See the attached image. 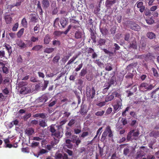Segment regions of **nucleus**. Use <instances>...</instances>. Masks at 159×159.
Segmentation results:
<instances>
[{
    "label": "nucleus",
    "instance_id": "nucleus-57",
    "mask_svg": "<svg viewBox=\"0 0 159 159\" xmlns=\"http://www.w3.org/2000/svg\"><path fill=\"white\" fill-rule=\"evenodd\" d=\"M39 38L38 37H35L34 36H32L30 38V40L31 41L33 42H35L36 41H37L38 40Z\"/></svg>",
    "mask_w": 159,
    "mask_h": 159
},
{
    "label": "nucleus",
    "instance_id": "nucleus-38",
    "mask_svg": "<svg viewBox=\"0 0 159 159\" xmlns=\"http://www.w3.org/2000/svg\"><path fill=\"white\" fill-rule=\"evenodd\" d=\"M78 57V55H76V56H74L72 58H71L68 61L67 65H69L71 63H72L73 62L75 59H76Z\"/></svg>",
    "mask_w": 159,
    "mask_h": 159
},
{
    "label": "nucleus",
    "instance_id": "nucleus-64",
    "mask_svg": "<svg viewBox=\"0 0 159 159\" xmlns=\"http://www.w3.org/2000/svg\"><path fill=\"white\" fill-rule=\"evenodd\" d=\"M10 82V78L8 77H6L5 79L3 81V84H6Z\"/></svg>",
    "mask_w": 159,
    "mask_h": 159
},
{
    "label": "nucleus",
    "instance_id": "nucleus-22",
    "mask_svg": "<svg viewBox=\"0 0 159 159\" xmlns=\"http://www.w3.org/2000/svg\"><path fill=\"white\" fill-rule=\"evenodd\" d=\"M134 131V130H131L130 131L129 133L128 134L126 139L127 141H129L131 139H134V137L132 136V134Z\"/></svg>",
    "mask_w": 159,
    "mask_h": 159
},
{
    "label": "nucleus",
    "instance_id": "nucleus-40",
    "mask_svg": "<svg viewBox=\"0 0 159 159\" xmlns=\"http://www.w3.org/2000/svg\"><path fill=\"white\" fill-rule=\"evenodd\" d=\"M114 48L113 49H114V52L116 54V51L117 50H119L120 49V47L119 46L118 44L117 43H114L113 45Z\"/></svg>",
    "mask_w": 159,
    "mask_h": 159
},
{
    "label": "nucleus",
    "instance_id": "nucleus-11",
    "mask_svg": "<svg viewBox=\"0 0 159 159\" xmlns=\"http://www.w3.org/2000/svg\"><path fill=\"white\" fill-rule=\"evenodd\" d=\"M43 8L44 9L48 8L50 5L49 0H43L42 1Z\"/></svg>",
    "mask_w": 159,
    "mask_h": 159
},
{
    "label": "nucleus",
    "instance_id": "nucleus-17",
    "mask_svg": "<svg viewBox=\"0 0 159 159\" xmlns=\"http://www.w3.org/2000/svg\"><path fill=\"white\" fill-rule=\"evenodd\" d=\"M25 132V134L29 136L34 133V130L33 128H27Z\"/></svg>",
    "mask_w": 159,
    "mask_h": 159
},
{
    "label": "nucleus",
    "instance_id": "nucleus-54",
    "mask_svg": "<svg viewBox=\"0 0 159 159\" xmlns=\"http://www.w3.org/2000/svg\"><path fill=\"white\" fill-rule=\"evenodd\" d=\"M87 71L86 69H83L81 71L80 75L82 76H84L86 74Z\"/></svg>",
    "mask_w": 159,
    "mask_h": 159
},
{
    "label": "nucleus",
    "instance_id": "nucleus-18",
    "mask_svg": "<svg viewBox=\"0 0 159 159\" xmlns=\"http://www.w3.org/2000/svg\"><path fill=\"white\" fill-rule=\"evenodd\" d=\"M60 23L63 28H65L68 24V21L66 18L61 19L60 20Z\"/></svg>",
    "mask_w": 159,
    "mask_h": 159
},
{
    "label": "nucleus",
    "instance_id": "nucleus-10",
    "mask_svg": "<svg viewBox=\"0 0 159 159\" xmlns=\"http://www.w3.org/2000/svg\"><path fill=\"white\" fill-rule=\"evenodd\" d=\"M138 48V45H137V42L135 38H134L133 41L130 43L129 45L128 46V49H136Z\"/></svg>",
    "mask_w": 159,
    "mask_h": 159
},
{
    "label": "nucleus",
    "instance_id": "nucleus-33",
    "mask_svg": "<svg viewBox=\"0 0 159 159\" xmlns=\"http://www.w3.org/2000/svg\"><path fill=\"white\" fill-rule=\"evenodd\" d=\"M159 90V87L157 88L156 89H155L153 91H152L150 93H148V96H150L151 98H153V94L156 93V92H157L158 90Z\"/></svg>",
    "mask_w": 159,
    "mask_h": 159
},
{
    "label": "nucleus",
    "instance_id": "nucleus-14",
    "mask_svg": "<svg viewBox=\"0 0 159 159\" xmlns=\"http://www.w3.org/2000/svg\"><path fill=\"white\" fill-rule=\"evenodd\" d=\"M3 46L5 47L6 49L7 52L9 56H10L12 52V48L7 43H5L3 45Z\"/></svg>",
    "mask_w": 159,
    "mask_h": 159
},
{
    "label": "nucleus",
    "instance_id": "nucleus-26",
    "mask_svg": "<svg viewBox=\"0 0 159 159\" xmlns=\"http://www.w3.org/2000/svg\"><path fill=\"white\" fill-rule=\"evenodd\" d=\"M100 30L103 35H107L108 33L107 29L105 28H100Z\"/></svg>",
    "mask_w": 159,
    "mask_h": 159
},
{
    "label": "nucleus",
    "instance_id": "nucleus-1",
    "mask_svg": "<svg viewBox=\"0 0 159 159\" xmlns=\"http://www.w3.org/2000/svg\"><path fill=\"white\" fill-rule=\"evenodd\" d=\"M66 122V120H61L60 122L59 125H51L50 131L52 133V135L59 139L61 138L63 135L62 126L65 124Z\"/></svg>",
    "mask_w": 159,
    "mask_h": 159
},
{
    "label": "nucleus",
    "instance_id": "nucleus-48",
    "mask_svg": "<svg viewBox=\"0 0 159 159\" xmlns=\"http://www.w3.org/2000/svg\"><path fill=\"white\" fill-rule=\"evenodd\" d=\"M63 33V32L57 30L54 32L53 34L55 36H60Z\"/></svg>",
    "mask_w": 159,
    "mask_h": 159
},
{
    "label": "nucleus",
    "instance_id": "nucleus-27",
    "mask_svg": "<svg viewBox=\"0 0 159 159\" xmlns=\"http://www.w3.org/2000/svg\"><path fill=\"white\" fill-rule=\"evenodd\" d=\"M75 38L77 39H80L82 38V33L79 31H77L75 33Z\"/></svg>",
    "mask_w": 159,
    "mask_h": 159
},
{
    "label": "nucleus",
    "instance_id": "nucleus-37",
    "mask_svg": "<svg viewBox=\"0 0 159 159\" xmlns=\"http://www.w3.org/2000/svg\"><path fill=\"white\" fill-rule=\"evenodd\" d=\"M39 125L42 127H44L47 126L45 120H42L39 122Z\"/></svg>",
    "mask_w": 159,
    "mask_h": 159
},
{
    "label": "nucleus",
    "instance_id": "nucleus-62",
    "mask_svg": "<svg viewBox=\"0 0 159 159\" xmlns=\"http://www.w3.org/2000/svg\"><path fill=\"white\" fill-rule=\"evenodd\" d=\"M111 94L113 95L114 97L115 96V97H117L118 98H120V97L121 96L120 94H119L116 91H114Z\"/></svg>",
    "mask_w": 159,
    "mask_h": 159
},
{
    "label": "nucleus",
    "instance_id": "nucleus-34",
    "mask_svg": "<svg viewBox=\"0 0 159 159\" xmlns=\"http://www.w3.org/2000/svg\"><path fill=\"white\" fill-rule=\"evenodd\" d=\"M24 31L23 28H21L17 33V36L18 38H20L23 35Z\"/></svg>",
    "mask_w": 159,
    "mask_h": 159
},
{
    "label": "nucleus",
    "instance_id": "nucleus-31",
    "mask_svg": "<svg viewBox=\"0 0 159 159\" xmlns=\"http://www.w3.org/2000/svg\"><path fill=\"white\" fill-rule=\"evenodd\" d=\"M60 59V56L59 54H58L54 57L52 61H53L54 63L56 64L59 61Z\"/></svg>",
    "mask_w": 159,
    "mask_h": 159
},
{
    "label": "nucleus",
    "instance_id": "nucleus-25",
    "mask_svg": "<svg viewBox=\"0 0 159 159\" xmlns=\"http://www.w3.org/2000/svg\"><path fill=\"white\" fill-rule=\"evenodd\" d=\"M147 36L150 39H155L156 38V35L155 33L152 32H150L148 33L147 34Z\"/></svg>",
    "mask_w": 159,
    "mask_h": 159
},
{
    "label": "nucleus",
    "instance_id": "nucleus-41",
    "mask_svg": "<svg viewBox=\"0 0 159 159\" xmlns=\"http://www.w3.org/2000/svg\"><path fill=\"white\" fill-rule=\"evenodd\" d=\"M48 99V97L46 95H43L39 98V100L41 101L45 102Z\"/></svg>",
    "mask_w": 159,
    "mask_h": 159
},
{
    "label": "nucleus",
    "instance_id": "nucleus-20",
    "mask_svg": "<svg viewBox=\"0 0 159 159\" xmlns=\"http://www.w3.org/2000/svg\"><path fill=\"white\" fill-rule=\"evenodd\" d=\"M4 18L5 19L7 24L11 23L12 18L10 15H6L4 16Z\"/></svg>",
    "mask_w": 159,
    "mask_h": 159
},
{
    "label": "nucleus",
    "instance_id": "nucleus-6",
    "mask_svg": "<svg viewBox=\"0 0 159 159\" xmlns=\"http://www.w3.org/2000/svg\"><path fill=\"white\" fill-rule=\"evenodd\" d=\"M86 94L88 96L90 97L91 98H93L95 95V90L94 89V88L93 87L91 89L90 86H87L86 88Z\"/></svg>",
    "mask_w": 159,
    "mask_h": 159
},
{
    "label": "nucleus",
    "instance_id": "nucleus-8",
    "mask_svg": "<svg viewBox=\"0 0 159 159\" xmlns=\"http://www.w3.org/2000/svg\"><path fill=\"white\" fill-rule=\"evenodd\" d=\"M137 7L139 8V10L141 13L143 12L145 10V6L143 2L138 1L136 3Z\"/></svg>",
    "mask_w": 159,
    "mask_h": 159
},
{
    "label": "nucleus",
    "instance_id": "nucleus-53",
    "mask_svg": "<svg viewBox=\"0 0 159 159\" xmlns=\"http://www.w3.org/2000/svg\"><path fill=\"white\" fill-rule=\"evenodd\" d=\"M26 41L27 42L26 43V48H27V47H31L32 46V42L30 40H27Z\"/></svg>",
    "mask_w": 159,
    "mask_h": 159
},
{
    "label": "nucleus",
    "instance_id": "nucleus-58",
    "mask_svg": "<svg viewBox=\"0 0 159 159\" xmlns=\"http://www.w3.org/2000/svg\"><path fill=\"white\" fill-rule=\"evenodd\" d=\"M98 147L99 149V155L100 156L102 157L103 155V148L99 146H98Z\"/></svg>",
    "mask_w": 159,
    "mask_h": 159
},
{
    "label": "nucleus",
    "instance_id": "nucleus-5",
    "mask_svg": "<svg viewBox=\"0 0 159 159\" xmlns=\"http://www.w3.org/2000/svg\"><path fill=\"white\" fill-rule=\"evenodd\" d=\"M128 26L130 28L134 31H138L141 29L139 25L135 22L131 21H128Z\"/></svg>",
    "mask_w": 159,
    "mask_h": 159
},
{
    "label": "nucleus",
    "instance_id": "nucleus-12",
    "mask_svg": "<svg viewBox=\"0 0 159 159\" xmlns=\"http://www.w3.org/2000/svg\"><path fill=\"white\" fill-rule=\"evenodd\" d=\"M51 12L52 15H56L58 13V10L55 3H52L51 5Z\"/></svg>",
    "mask_w": 159,
    "mask_h": 159
},
{
    "label": "nucleus",
    "instance_id": "nucleus-19",
    "mask_svg": "<svg viewBox=\"0 0 159 159\" xmlns=\"http://www.w3.org/2000/svg\"><path fill=\"white\" fill-rule=\"evenodd\" d=\"M150 136L156 138L159 136V131L157 130H153L150 133Z\"/></svg>",
    "mask_w": 159,
    "mask_h": 159
},
{
    "label": "nucleus",
    "instance_id": "nucleus-16",
    "mask_svg": "<svg viewBox=\"0 0 159 159\" xmlns=\"http://www.w3.org/2000/svg\"><path fill=\"white\" fill-rule=\"evenodd\" d=\"M43 46L42 45H37L33 47L31 50L35 51H39L42 49Z\"/></svg>",
    "mask_w": 159,
    "mask_h": 159
},
{
    "label": "nucleus",
    "instance_id": "nucleus-50",
    "mask_svg": "<svg viewBox=\"0 0 159 159\" xmlns=\"http://www.w3.org/2000/svg\"><path fill=\"white\" fill-rule=\"evenodd\" d=\"M49 84V81L46 80H44L43 86V90L45 89L48 86Z\"/></svg>",
    "mask_w": 159,
    "mask_h": 159
},
{
    "label": "nucleus",
    "instance_id": "nucleus-23",
    "mask_svg": "<svg viewBox=\"0 0 159 159\" xmlns=\"http://www.w3.org/2000/svg\"><path fill=\"white\" fill-rule=\"evenodd\" d=\"M132 35H130V33H125L124 35V40L126 41H129L130 39L132 38Z\"/></svg>",
    "mask_w": 159,
    "mask_h": 159
},
{
    "label": "nucleus",
    "instance_id": "nucleus-55",
    "mask_svg": "<svg viewBox=\"0 0 159 159\" xmlns=\"http://www.w3.org/2000/svg\"><path fill=\"white\" fill-rule=\"evenodd\" d=\"M123 125H125L127 124V120L126 118H122L121 120Z\"/></svg>",
    "mask_w": 159,
    "mask_h": 159
},
{
    "label": "nucleus",
    "instance_id": "nucleus-7",
    "mask_svg": "<svg viewBox=\"0 0 159 159\" xmlns=\"http://www.w3.org/2000/svg\"><path fill=\"white\" fill-rule=\"evenodd\" d=\"M116 77L115 76H112L110 79L109 82L108 83L107 87L103 89V91L106 92L107 90L110 88L111 85H113L116 83Z\"/></svg>",
    "mask_w": 159,
    "mask_h": 159
},
{
    "label": "nucleus",
    "instance_id": "nucleus-4",
    "mask_svg": "<svg viewBox=\"0 0 159 159\" xmlns=\"http://www.w3.org/2000/svg\"><path fill=\"white\" fill-rule=\"evenodd\" d=\"M122 100L121 98L116 99L115 102L112 103V106L113 107V111L114 113L116 112L119 109H121L122 106Z\"/></svg>",
    "mask_w": 159,
    "mask_h": 159
},
{
    "label": "nucleus",
    "instance_id": "nucleus-45",
    "mask_svg": "<svg viewBox=\"0 0 159 159\" xmlns=\"http://www.w3.org/2000/svg\"><path fill=\"white\" fill-rule=\"evenodd\" d=\"M145 21H146L147 23L149 25L152 24L154 22V20L152 18H148L145 20Z\"/></svg>",
    "mask_w": 159,
    "mask_h": 159
},
{
    "label": "nucleus",
    "instance_id": "nucleus-9",
    "mask_svg": "<svg viewBox=\"0 0 159 159\" xmlns=\"http://www.w3.org/2000/svg\"><path fill=\"white\" fill-rule=\"evenodd\" d=\"M16 44L17 46L21 49L26 48V43L21 39H18L16 40Z\"/></svg>",
    "mask_w": 159,
    "mask_h": 159
},
{
    "label": "nucleus",
    "instance_id": "nucleus-51",
    "mask_svg": "<svg viewBox=\"0 0 159 159\" xmlns=\"http://www.w3.org/2000/svg\"><path fill=\"white\" fill-rule=\"evenodd\" d=\"M130 109V107H127L126 108H125V110L123 111L122 113V115L123 116L125 117L126 116V112L127 111H128Z\"/></svg>",
    "mask_w": 159,
    "mask_h": 159
},
{
    "label": "nucleus",
    "instance_id": "nucleus-35",
    "mask_svg": "<svg viewBox=\"0 0 159 159\" xmlns=\"http://www.w3.org/2000/svg\"><path fill=\"white\" fill-rule=\"evenodd\" d=\"M114 98L113 96L111 94L110 95H108L106 97L105 101L106 102H107L108 101L112 100Z\"/></svg>",
    "mask_w": 159,
    "mask_h": 159
},
{
    "label": "nucleus",
    "instance_id": "nucleus-21",
    "mask_svg": "<svg viewBox=\"0 0 159 159\" xmlns=\"http://www.w3.org/2000/svg\"><path fill=\"white\" fill-rule=\"evenodd\" d=\"M37 10L39 12V15H42L43 13V11L39 1H38V2Z\"/></svg>",
    "mask_w": 159,
    "mask_h": 159
},
{
    "label": "nucleus",
    "instance_id": "nucleus-30",
    "mask_svg": "<svg viewBox=\"0 0 159 159\" xmlns=\"http://www.w3.org/2000/svg\"><path fill=\"white\" fill-rule=\"evenodd\" d=\"M116 2L114 0L113 1H108L106 2V6L108 7H110L111 6L115 3Z\"/></svg>",
    "mask_w": 159,
    "mask_h": 159
},
{
    "label": "nucleus",
    "instance_id": "nucleus-46",
    "mask_svg": "<svg viewBox=\"0 0 159 159\" xmlns=\"http://www.w3.org/2000/svg\"><path fill=\"white\" fill-rule=\"evenodd\" d=\"M105 69V70L107 71H110L112 69V68L110 64L107 63V64L106 65Z\"/></svg>",
    "mask_w": 159,
    "mask_h": 159
},
{
    "label": "nucleus",
    "instance_id": "nucleus-3",
    "mask_svg": "<svg viewBox=\"0 0 159 159\" xmlns=\"http://www.w3.org/2000/svg\"><path fill=\"white\" fill-rule=\"evenodd\" d=\"M155 85H153L152 84L147 82H143L141 83L139 86V88L140 90H142L144 89L146 91H150L154 88Z\"/></svg>",
    "mask_w": 159,
    "mask_h": 159
},
{
    "label": "nucleus",
    "instance_id": "nucleus-36",
    "mask_svg": "<svg viewBox=\"0 0 159 159\" xmlns=\"http://www.w3.org/2000/svg\"><path fill=\"white\" fill-rule=\"evenodd\" d=\"M31 21L32 22H36L37 20L38 19L37 16L35 15H33L32 14H31Z\"/></svg>",
    "mask_w": 159,
    "mask_h": 159
},
{
    "label": "nucleus",
    "instance_id": "nucleus-43",
    "mask_svg": "<svg viewBox=\"0 0 159 159\" xmlns=\"http://www.w3.org/2000/svg\"><path fill=\"white\" fill-rule=\"evenodd\" d=\"M48 151L45 149H41L39 152L38 153V155L37 156L38 157L39 156L43 154H45V153L48 152Z\"/></svg>",
    "mask_w": 159,
    "mask_h": 159
},
{
    "label": "nucleus",
    "instance_id": "nucleus-32",
    "mask_svg": "<svg viewBox=\"0 0 159 159\" xmlns=\"http://www.w3.org/2000/svg\"><path fill=\"white\" fill-rule=\"evenodd\" d=\"M106 42V40L105 39H102V38L99 39L98 41V43L100 46L104 45L105 44Z\"/></svg>",
    "mask_w": 159,
    "mask_h": 159
},
{
    "label": "nucleus",
    "instance_id": "nucleus-60",
    "mask_svg": "<svg viewBox=\"0 0 159 159\" xmlns=\"http://www.w3.org/2000/svg\"><path fill=\"white\" fill-rule=\"evenodd\" d=\"M134 75L132 73H128L125 76V78L126 79H133Z\"/></svg>",
    "mask_w": 159,
    "mask_h": 159
},
{
    "label": "nucleus",
    "instance_id": "nucleus-52",
    "mask_svg": "<svg viewBox=\"0 0 159 159\" xmlns=\"http://www.w3.org/2000/svg\"><path fill=\"white\" fill-rule=\"evenodd\" d=\"M104 113V111H99L95 113V115L96 116H102Z\"/></svg>",
    "mask_w": 159,
    "mask_h": 159
},
{
    "label": "nucleus",
    "instance_id": "nucleus-15",
    "mask_svg": "<svg viewBox=\"0 0 159 159\" xmlns=\"http://www.w3.org/2000/svg\"><path fill=\"white\" fill-rule=\"evenodd\" d=\"M80 113L81 115H83L86 114L88 112V110L86 108V106L83 105L81 107Z\"/></svg>",
    "mask_w": 159,
    "mask_h": 159
},
{
    "label": "nucleus",
    "instance_id": "nucleus-56",
    "mask_svg": "<svg viewBox=\"0 0 159 159\" xmlns=\"http://www.w3.org/2000/svg\"><path fill=\"white\" fill-rule=\"evenodd\" d=\"M152 70L153 71V76L156 77H158V73H157V71L156 69L154 68H152Z\"/></svg>",
    "mask_w": 159,
    "mask_h": 159
},
{
    "label": "nucleus",
    "instance_id": "nucleus-39",
    "mask_svg": "<svg viewBox=\"0 0 159 159\" xmlns=\"http://www.w3.org/2000/svg\"><path fill=\"white\" fill-rule=\"evenodd\" d=\"M18 122V121L17 120H13L10 123L9 127L10 128H11L14 125H17Z\"/></svg>",
    "mask_w": 159,
    "mask_h": 159
},
{
    "label": "nucleus",
    "instance_id": "nucleus-24",
    "mask_svg": "<svg viewBox=\"0 0 159 159\" xmlns=\"http://www.w3.org/2000/svg\"><path fill=\"white\" fill-rule=\"evenodd\" d=\"M54 50V48H46L44 50L43 52L44 53L50 54L53 52Z\"/></svg>",
    "mask_w": 159,
    "mask_h": 159
},
{
    "label": "nucleus",
    "instance_id": "nucleus-28",
    "mask_svg": "<svg viewBox=\"0 0 159 159\" xmlns=\"http://www.w3.org/2000/svg\"><path fill=\"white\" fill-rule=\"evenodd\" d=\"M21 24L23 27L26 28L27 27V22L26 19L24 18L21 21Z\"/></svg>",
    "mask_w": 159,
    "mask_h": 159
},
{
    "label": "nucleus",
    "instance_id": "nucleus-13",
    "mask_svg": "<svg viewBox=\"0 0 159 159\" xmlns=\"http://www.w3.org/2000/svg\"><path fill=\"white\" fill-rule=\"evenodd\" d=\"M51 36L48 34H47L43 39V44L45 45L49 44L50 41H51Z\"/></svg>",
    "mask_w": 159,
    "mask_h": 159
},
{
    "label": "nucleus",
    "instance_id": "nucleus-49",
    "mask_svg": "<svg viewBox=\"0 0 159 159\" xmlns=\"http://www.w3.org/2000/svg\"><path fill=\"white\" fill-rule=\"evenodd\" d=\"M52 44L53 45H57L59 46L61 45V42L60 41L56 40H54L52 41Z\"/></svg>",
    "mask_w": 159,
    "mask_h": 159
},
{
    "label": "nucleus",
    "instance_id": "nucleus-29",
    "mask_svg": "<svg viewBox=\"0 0 159 159\" xmlns=\"http://www.w3.org/2000/svg\"><path fill=\"white\" fill-rule=\"evenodd\" d=\"M103 51H104L105 54H107L109 55L110 56H112L114 55V54H116L114 52H112L107 50V49L104 48L103 49Z\"/></svg>",
    "mask_w": 159,
    "mask_h": 159
},
{
    "label": "nucleus",
    "instance_id": "nucleus-61",
    "mask_svg": "<svg viewBox=\"0 0 159 159\" xmlns=\"http://www.w3.org/2000/svg\"><path fill=\"white\" fill-rule=\"evenodd\" d=\"M127 90L128 91H130L131 92L134 93L137 90V87L135 86H133L132 87V88L130 89Z\"/></svg>",
    "mask_w": 159,
    "mask_h": 159
},
{
    "label": "nucleus",
    "instance_id": "nucleus-59",
    "mask_svg": "<svg viewBox=\"0 0 159 159\" xmlns=\"http://www.w3.org/2000/svg\"><path fill=\"white\" fill-rule=\"evenodd\" d=\"M129 148H125L124 149L123 154L125 156H126L129 153Z\"/></svg>",
    "mask_w": 159,
    "mask_h": 159
},
{
    "label": "nucleus",
    "instance_id": "nucleus-44",
    "mask_svg": "<svg viewBox=\"0 0 159 159\" xmlns=\"http://www.w3.org/2000/svg\"><path fill=\"white\" fill-rule=\"evenodd\" d=\"M76 121V120L75 119H71V120H69L68 124V126L71 127L74 125Z\"/></svg>",
    "mask_w": 159,
    "mask_h": 159
},
{
    "label": "nucleus",
    "instance_id": "nucleus-2",
    "mask_svg": "<svg viewBox=\"0 0 159 159\" xmlns=\"http://www.w3.org/2000/svg\"><path fill=\"white\" fill-rule=\"evenodd\" d=\"M107 135L108 137L109 138H112L113 136L112 131L111 130L110 126L109 125H108L107 126L102 134L101 138L102 141H104L106 139V137L107 136Z\"/></svg>",
    "mask_w": 159,
    "mask_h": 159
},
{
    "label": "nucleus",
    "instance_id": "nucleus-47",
    "mask_svg": "<svg viewBox=\"0 0 159 159\" xmlns=\"http://www.w3.org/2000/svg\"><path fill=\"white\" fill-rule=\"evenodd\" d=\"M2 70L4 74H7L9 73V69L6 66L2 67Z\"/></svg>",
    "mask_w": 159,
    "mask_h": 159
},
{
    "label": "nucleus",
    "instance_id": "nucleus-42",
    "mask_svg": "<svg viewBox=\"0 0 159 159\" xmlns=\"http://www.w3.org/2000/svg\"><path fill=\"white\" fill-rule=\"evenodd\" d=\"M137 64V63H130V64H129V65H128L127 66V70H131V69H133V67L134 66H136Z\"/></svg>",
    "mask_w": 159,
    "mask_h": 159
},
{
    "label": "nucleus",
    "instance_id": "nucleus-63",
    "mask_svg": "<svg viewBox=\"0 0 159 159\" xmlns=\"http://www.w3.org/2000/svg\"><path fill=\"white\" fill-rule=\"evenodd\" d=\"M18 27V23H17L15 24L14 26H13L12 28V30L13 31H17V29Z\"/></svg>",
    "mask_w": 159,
    "mask_h": 159
}]
</instances>
